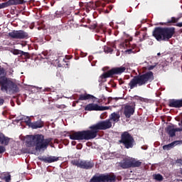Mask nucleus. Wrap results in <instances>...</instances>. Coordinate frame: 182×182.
<instances>
[{"label":"nucleus","mask_w":182,"mask_h":182,"mask_svg":"<svg viewBox=\"0 0 182 182\" xmlns=\"http://www.w3.org/2000/svg\"><path fill=\"white\" fill-rule=\"evenodd\" d=\"M123 83H124V81H123V80L119 81V85H123Z\"/></svg>","instance_id":"obj_49"},{"label":"nucleus","mask_w":182,"mask_h":182,"mask_svg":"<svg viewBox=\"0 0 182 182\" xmlns=\"http://www.w3.org/2000/svg\"><path fill=\"white\" fill-rule=\"evenodd\" d=\"M50 146H51V147H53V146L52 144H50Z\"/></svg>","instance_id":"obj_57"},{"label":"nucleus","mask_w":182,"mask_h":182,"mask_svg":"<svg viewBox=\"0 0 182 182\" xmlns=\"http://www.w3.org/2000/svg\"><path fill=\"white\" fill-rule=\"evenodd\" d=\"M2 180H4V181H6V182H11V174L4 173Z\"/></svg>","instance_id":"obj_28"},{"label":"nucleus","mask_w":182,"mask_h":182,"mask_svg":"<svg viewBox=\"0 0 182 182\" xmlns=\"http://www.w3.org/2000/svg\"><path fill=\"white\" fill-rule=\"evenodd\" d=\"M58 68H62V64H58Z\"/></svg>","instance_id":"obj_50"},{"label":"nucleus","mask_w":182,"mask_h":182,"mask_svg":"<svg viewBox=\"0 0 182 182\" xmlns=\"http://www.w3.org/2000/svg\"><path fill=\"white\" fill-rule=\"evenodd\" d=\"M176 26H178V28H182V22H181V23H177L176 24Z\"/></svg>","instance_id":"obj_44"},{"label":"nucleus","mask_w":182,"mask_h":182,"mask_svg":"<svg viewBox=\"0 0 182 182\" xmlns=\"http://www.w3.org/2000/svg\"><path fill=\"white\" fill-rule=\"evenodd\" d=\"M9 36L11 39H28L29 34L23 30L12 31L9 33Z\"/></svg>","instance_id":"obj_11"},{"label":"nucleus","mask_w":182,"mask_h":182,"mask_svg":"<svg viewBox=\"0 0 182 182\" xmlns=\"http://www.w3.org/2000/svg\"><path fill=\"white\" fill-rule=\"evenodd\" d=\"M10 2L11 6L14 5H23L25 4V0H9Z\"/></svg>","instance_id":"obj_23"},{"label":"nucleus","mask_w":182,"mask_h":182,"mask_svg":"<svg viewBox=\"0 0 182 182\" xmlns=\"http://www.w3.org/2000/svg\"><path fill=\"white\" fill-rule=\"evenodd\" d=\"M26 122L28 124V125L30 127H32V122H31V118H29V117H27V121Z\"/></svg>","instance_id":"obj_37"},{"label":"nucleus","mask_w":182,"mask_h":182,"mask_svg":"<svg viewBox=\"0 0 182 182\" xmlns=\"http://www.w3.org/2000/svg\"><path fill=\"white\" fill-rule=\"evenodd\" d=\"M172 143L173 144V147H176V146H181L182 140L174 141Z\"/></svg>","instance_id":"obj_35"},{"label":"nucleus","mask_w":182,"mask_h":182,"mask_svg":"<svg viewBox=\"0 0 182 182\" xmlns=\"http://www.w3.org/2000/svg\"><path fill=\"white\" fill-rule=\"evenodd\" d=\"M146 35L147 33L145 32L141 33L140 31H136L135 33V36H138V38H139V42H143V41H145Z\"/></svg>","instance_id":"obj_22"},{"label":"nucleus","mask_w":182,"mask_h":182,"mask_svg":"<svg viewBox=\"0 0 182 182\" xmlns=\"http://www.w3.org/2000/svg\"><path fill=\"white\" fill-rule=\"evenodd\" d=\"M82 147V144H79L76 146L77 150H81Z\"/></svg>","instance_id":"obj_41"},{"label":"nucleus","mask_w":182,"mask_h":182,"mask_svg":"<svg viewBox=\"0 0 182 182\" xmlns=\"http://www.w3.org/2000/svg\"><path fill=\"white\" fill-rule=\"evenodd\" d=\"M38 160H40V161H43L44 163H55V161H59V157L57 156H50L48 157L46 156H41V157H38Z\"/></svg>","instance_id":"obj_16"},{"label":"nucleus","mask_w":182,"mask_h":182,"mask_svg":"<svg viewBox=\"0 0 182 182\" xmlns=\"http://www.w3.org/2000/svg\"><path fill=\"white\" fill-rule=\"evenodd\" d=\"M3 134H2V132H0V141H1V140L2 139Z\"/></svg>","instance_id":"obj_47"},{"label":"nucleus","mask_w":182,"mask_h":182,"mask_svg":"<svg viewBox=\"0 0 182 182\" xmlns=\"http://www.w3.org/2000/svg\"><path fill=\"white\" fill-rule=\"evenodd\" d=\"M109 119L110 120H113V122H118L120 119V114L116 112H113L111 114Z\"/></svg>","instance_id":"obj_24"},{"label":"nucleus","mask_w":182,"mask_h":182,"mask_svg":"<svg viewBox=\"0 0 182 182\" xmlns=\"http://www.w3.org/2000/svg\"><path fill=\"white\" fill-rule=\"evenodd\" d=\"M71 164L73 166H77L80 168H83L84 170H92L95 167V163L93 161L88 160H76L74 159L71 161Z\"/></svg>","instance_id":"obj_9"},{"label":"nucleus","mask_w":182,"mask_h":182,"mask_svg":"<svg viewBox=\"0 0 182 182\" xmlns=\"http://www.w3.org/2000/svg\"><path fill=\"white\" fill-rule=\"evenodd\" d=\"M0 86L1 90L6 93H16L19 90L18 85L11 79L6 77L5 68L1 67H0Z\"/></svg>","instance_id":"obj_4"},{"label":"nucleus","mask_w":182,"mask_h":182,"mask_svg":"<svg viewBox=\"0 0 182 182\" xmlns=\"http://www.w3.org/2000/svg\"><path fill=\"white\" fill-rule=\"evenodd\" d=\"M71 144H72V146H76V141H73L71 142Z\"/></svg>","instance_id":"obj_46"},{"label":"nucleus","mask_w":182,"mask_h":182,"mask_svg":"<svg viewBox=\"0 0 182 182\" xmlns=\"http://www.w3.org/2000/svg\"><path fill=\"white\" fill-rule=\"evenodd\" d=\"M60 27L63 29V31H65V29H66V28H68V26H66V24H62V25H60Z\"/></svg>","instance_id":"obj_40"},{"label":"nucleus","mask_w":182,"mask_h":182,"mask_svg":"<svg viewBox=\"0 0 182 182\" xmlns=\"http://www.w3.org/2000/svg\"><path fill=\"white\" fill-rule=\"evenodd\" d=\"M168 106L175 109H181L182 107V99H171L168 100Z\"/></svg>","instance_id":"obj_15"},{"label":"nucleus","mask_w":182,"mask_h":182,"mask_svg":"<svg viewBox=\"0 0 182 182\" xmlns=\"http://www.w3.org/2000/svg\"><path fill=\"white\" fill-rule=\"evenodd\" d=\"M112 9H113V6H109L107 7V9L105 11V14H109L110 12V11H112Z\"/></svg>","instance_id":"obj_36"},{"label":"nucleus","mask_w":182,"mask_h":182,"mask_svg":"<svg viewBox=\"0 0 182 182\" xmlns=\"http://www.w3.org/2000/svg\"><path fill=\"white\" fill-rule=\"evenodd\" d=\"M11 105H12V106H15V104H14V103H13V104H11Z\"/></svg>","instance_id":"obj_55"},{"label":"nucleus","mask_w":182,"mask_h":182,"mask_svg":"<svg viewBox=\"0 0 182 182\" xmlns=\"http://www.w3.org/2000/svg\"><path fill=\"white\" fill-rule=\"evenodd\" d=\"M90 182H116V175L114 173L95 175L90 179Z\"/></svg>","instance_id":"obj_8"},{"label":"nucleus","mask_w":182,"mask_h":182,"mask_svg":"<svg viewBox=\"0 0 182 182\" xmlns=\"http://www.w3.org/2000/svg\"><path fill=\"white\" fill-rule=\"evenodd\" d=\"M85 110L87 112H103L105 110H109V107H103L97 104L90 103L85 107Z\"/></svg>","instance_id":"obj_12"},{"label":"nucleus","mask_w":182,"mask_h":182,"mask_svg":"<svg viewBox=\"0 0 182 182\" xmlns=\"http://www.w3.org/2000/svg\"><path fill=\"white\" fill-rule=\"evenodd\" d=\"M9 138L8 136H5L3 134V136H1V144H4V146H8L9 144Z\"/></svg>","instance_id":"obj_25"},{"label":"nucleus","mask_w":182,"mask_h":182,"mask_svg":"<svg viewBox=\"0 0 182 182\" xmlns=\"http://www.w3.org/2000/svg\"><path fill=\"white\" fill-rule=\"evenodd\" d=\"M176 34L174 27H156L152 32V36L158 42H168Z\"/></svg>","instance_id":"obj_3"},{"label":"nucleus","mask_w":182,"mask_h":182,"mask_svg":"<svg viewBox=\"0 0 182 182\" xmlns=\"http://www.w3.org/2000/svg\"><path fill=\"white\" fill-rule=\"evenodd\" d=\"M66 65H67V66H69V63H66Z\"/></svg>","instance_id":"obj_56"},{"label":"nucleus","mask_w":182,"mask_h":182,"mask_svg":"<svg viewBox=\"0 0 182 182\" xmlns=\"http://www.w3.org/2000/svg\"><path fill=\"white\" fill-rule=\"evenodd\" d=\"M104 50L106 53H112V52H113V48L109 46H105Z\"/></svg>","instance_id":"obj_34"},{"label":"nucleus","mask_w":182,"mask_h":182,"mask_svg":"<svg viewBox=\"0 0 182 182\" xmlns=\"http://www.w3.org/2000/svg\"><path fill=\"white\" fill-rule=\"evenodd\" d=\"M97 103H100V100H98Z\"/></svg>","instance_id":"obj_54"},{"label":"nucleus","mask_w":182,"mask_h":182,"mask_svg":"<svg viewBox=\"0 0 182 182\" xmlns=\"http://www.w3.org/2000/svg\"><path fill=\"white\" fill-rule=\"evenodd\" d=\"M121 46H122V48L127 46V41H125L124 43H121Z\"/></svg>","instance_id":"obj_42"},{"label":"nucleus","mask_w":182,"mask_h":182,"mask_svg":"<svg viewBox=\"0 0 182 182\" xmlns=\"http://www.w3.org/2000/svg\"><path fill=\"white\" fill-rule=\"evenodd\" d=\"M90 99H95V96L90 95V94H82L80 95L78 100H89Z\"/></svg>","instance_id":"obj_21"},{"label":"nucleus","mask_w":182,"mask_h":182,"mask_svg":"<svg viewBox=\"0 0 182 182\" xmlns=\"http://www.w3.org/2000/svg\"><path fill=\"white\" fill-rule=\"evenodd\" d=\"M95 5L97 8H105L106 6V4L102 1H97L95 4L90 1L85 5L86 12H90L95 8Z\"/></svg>","instance_id":"obj_14"},{"label":"nucleus","mask_w":182,"mask_h":182,"mask_svg":"<svg viewBox=\"0 0 182 182\" xmlns=\"http://www.w3.org/2000/svg\"><path fill=\"white\" fill-rule=\"evenodd\" d=\"M119 144H122L124 149H133L136 145V141L129 132H124L122 133L120 139L118 141Z\"/></svg>","instance_id":"obj_6"},{"label":"nucleus","mask_w":182,"mask_h":182,"mask_svg":"<svg viewBox=\"0 0 182 182\" xmlns=\"http://www.w3.org/2000/svg\"><path fill=\"white\" fill-rule=\"evenodd\" d=\"M180 18L171 17V19H168L166 23H160V25H166L167 26H170L173 25V23H177Z\"/></svg>","instance_id":"obj_20"},{"label":"nucleus","mask_w":182,"mask_h":182,"mask_svg":"<svg viewBox=\"0 0 182 182\" xmlns=\"http://www.w3.org/2000/svg\"><path fill=\"white\" fill-rule=\"evenodd\" d=\"M161 53H157V56H161Z\"/></svg>","instance_id":"obj_51"},{"label":"nucleus","mask_w":182,"mask_h":182,"mask_svg":"<svg viewBox=\"0 0 182 182\" xmlns=\"http://www.w3.org/2000/svg\"><path fill=\"white\" fill-rule=\"evenodd\" d=\"M6 149L4 146H0V154H2V153H5Z\"/></svg>","instance_id":"obj_39"},{"label":"nucleus","mask_w":182,"mask_h":182,"mask_svg":"<svg viewBox=\"0 0 182 182\" xmlns=\"http://www.w3.org/2000/svg\"><path fill=\"white\" fill-rule=\"evenodd\" d=\"M52 138L45 139L42 134L28 135L26 137V147H36V150L39 151L42 149H48V146L52 143Z\"/></svg>","instance_id":"obj_1"},{"label":"nucleus","mask_w":182,"mask_h":182,"mask_svg":"<svg viewBox=\"0 0 182 182\" xmlns=\"http://www.w3.org/2000/svg\"><path fill=\"white\" fill-rule=\"evenodd\" d=\"M43 126H45V123L40 119L36 122H32L31 129H42Z\"/></svg>","instance_id":"obj_18"},{"label":"nucleus","mask_w":182,"mask_h":182,"mask_svg":"<svg viewBox=\"0 0 182 182\" xmlns=\"http://www.w3.org/2000/svg\"><path fill=\"white\" fill-rule=\"evenodd\" d=\"M86 132L85 130L83 131H78V132H67L64 136L66 137H70V140H87V138H85L83 135V132Z\"/></svg>","instance_id":"obj_10"},{"label":"nucleus","mask_w":182,"mask_h":182,"mask_svg":"<svg viewBox=\"0 0 182 182\" xmlns=\"http://www.w3.org/2000/svg\"><path fill=\"white\" fill-rule=\"evenodd\" d=\"M173 147H174V144H173V142H171V144L164 145L163 146V149L168 151V150H171V149H173Z\"/></svg>","instance_id":"obj_29"},{"label":"nucleus","mask_w":182,"mask_h":182,"mask_svg":"<svg viewBox=\"0 0 182 182\" xmlns=\"http://www.w3.org/2000/svg\"><path fill=\"white\" fill-rule=\"evenodd\" d=\"M21 58L26 60L27 59H31V55L28 52L22 51Z\"/></svg>","instance_id":"obj_27"},{"label":"nucleus","mask_w":182,"mask_h":182,"mask_svg":"<svg viewBox=\"0 0 182 182\" xmlns=\"http://www.w3.org/2000/svg\"><path fill=\"white\" fill-rule=\"evenodd\" d=\"M92 21H90V19L87 20V23H89L90 25Z\"/></svg>","instance_id":"obj_48"},{"label":"nucleus","mask_w":182,"mask_h":182,"mask_svg":"<svg viewBox=\"0 0 182 182\" xmlns=\"http://www.w3.org/2000/svg\"><path fill=\"white\" fill-rule=\"evenodd\" d=\"M22 52V50L18 49H14L11 50V53H13V55H19L20 56H21Z\"/></svg>","instance_id":"obj_32"},{"label":"nucleus","mask_w":182,"mask_h":182,"mask_svg":"<svg viewBox=\"0 0 182 182\" xmlns=\"http://www.w3.org/2000/svg\"><path fill=\"white\" fill-rule=\"evenodd\" d=\"M90 29H96L97 28V22L94 21L89 25Z\"/></svg>","instance_id":"obj_33"},{"label":"nucleus","mask_w":182,"mask_h":182,"mask_svg":"<svg viewBox=\"0 0 182 182\" xmlns=\"http://www.w3.org/2000/svg\"><path fill=\"white\" fill-rule=\"evenodd\" d=\"M152 80H154V74H153V72L149 71L134 76L128 85L130 89H134V87H137V86H144V85H146V83H149V82H151Z\"/></svg>","instance_id":"obj_5"},{"label":"nucleus","mask_w":182,"mask_h":182,"mask_svg":"<svg viewBox=\"0 0 182 182\" xmlns=\"http://www.w3.org/2000/svg\"><path fill=\"white\" fill-rule=\"evenodd\" d=\"M45 92H51L52 89L50 88H45Z\"/></svg>","instance_id":"obj_45"},{"label":"nucleus","mask_w":182,"mask_h":182,"mask_svg":"<svg viewBox=\"0 0 182 182\" xmlns=\"http://www.w3.org/2000/svg\"><path fill=\"white\" fill-rule=\"evenodd\" d=\"M56 107H58V109H60V105H56Z\"/></svg>","instance_id":"obj_52"},{"label":"nucleus","mask_w":182,"mask_h":182,"mask_svg":"<svg viewBox=\"0 0 182 182\" xmlns=\"http://www.w3.org/2000/svg\"><path fill=\"white\" fill-rule=\"evenodd\" d=\"M125 52L129 55H130L131 53H137V52H140V48L137 47V45L132 44L131 46V48L127 50Z\"/></svg>","instance_id":"obj_19"},{"label":"nucleus","mask_w":182,"mask_h":182,"mask_svg":"<svg viewBox=\"0 0 182 182\" xmlns=\"http://www.w3.org/2000/svg\"><path fill=\"white\" fill-rule=\"evenodd\" d=\"M5 103V100L2 98H0V106H2Z\"/></svg>","instance_id":"obj_43"},{"label":"nucleus","mask_w":182,"mask_h":182,"mask_svg":"<svg viewBox=\"0 0 182 182\" xmlns=\"http://www.w3.org/2000/svg\"><path fill=\"white\" fill-rule=\"evenodd\" d=\"M140 166H141V161L131 159V168L134 167H140Z\"/></svg>","instance_id":"obj_26"},{"label":"nucleus","mask_w":182,"mask_h":182,"mask_svg":"<svg viewBox=\"0 0 182 182\" xmlns=\"http://www.w3.org/2000/svg\"><path fill=\"white\" fill-rule=\"evenodd\" d=\"M125 71H126V67L121 66V67L113 68L111 70L102 73V75H100V82H102L103 79H107V77H113L114 75H122V73H124V72Z\"/></svg>","instance_id":"obj_7"},{"label":"nucleus","mask_w":182,"mask_h":182,"mask_svg":"<svg viewBox=\"0 0 182 182\" xmlns=\"http://www.w3.org/2000/svg\"><path fill=\"white\" fill-rule=\"evenodd\" d=\"M110 127H112V122H110L109 119L100 121L97 124L90 126L89 127L90 129L85 130L82 133V136H84L87 140H92L97 137V133H99L100 130H107V129H110Z\"/></svg>","instance_id":"obj_2"},{"label":"nucleus","mask_w":182,"mask_h":182,"mask_svg":"<svg viewBox=\"0 0 182 182\" xmlns=\"http://www.w3.org/2000/svg\"><path fill=\"white\" fill-rule=\"evenodd\" d=\"M8 6H11V3L9 0L6 2L0 4V9H4V8H8Z\"/></svg>","instance_id":"obj_31"},{"label":"nucleus","mask_w":182,"mask_h":182,"mask_svg":"<svg viewBox=\"0 0 182 182\" xmlns=\"http://www.w3.org/2000/svg\"><path fill=\"white\" fill-rule=\"evenodd\" d=\"M180 173L182 175V168H180Z\"/></svg>","instance_id":"obj_53"},{"label":"nucleus","mask_w":182,"mask_h":182,"mask_svg":"<svg viewBox=\"0 0 182 182\" xmlns=\"http://www.w3.org/2000/svg\"><path fill=\"white\" fill-rule=\"evenodd\" d=\"M153 177L154 180H156V181H163V176H161L160 173L154 174Z\"/></svg>","instance_id":"obj_30"},{"label":"nucleus","mask_w":182,"mask_h":182,"mask_svg":"<svg viewBox=\"0 0 182 182\" xmlns=\"http://www.w3.org/2000/svg\"><path fill=\"white\" fill-rule=\"evenodd\" d=\"M118 166L123 169L131 168V159H123L118 164Z\"/></svg>","instance_id":"obj_17"},{"label":"nucleus","mask_w":182,"mask_h":182,"mask_svg":"<svg viewBox=\"0 0 182 182\" xmlns=\"http://www.w3.org/2000/svg\"><path fill=\"white\" fill-rule=\"evenodd\" d=\"M136 110V103H132L131 105H127L124 107V114L126 119H130Z\"/></svg>","instance_id":"obj_13"},{"label":"nucleus","mask_w":182,"mask_h":182,"mask_svg":"<svg viewBox=\"0 0 182 182\" xmlns=\"http://www.w3.org/2000/svg\"><path fill=\"white\" fill-rule=\"evenodd\" d=\"M157 66V63H155L154 65H149L148 66V70H153V69H154V68Z\"/></svg>","instance_id":"obj_38"}]
</instances>
